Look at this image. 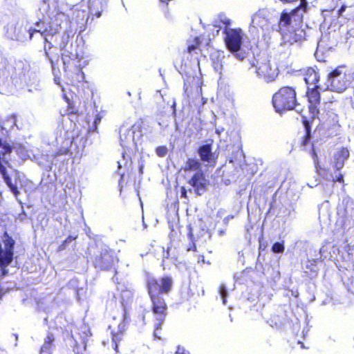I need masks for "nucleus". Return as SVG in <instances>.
I'll return each mask as SVG.
<instances>
[{
    "label": "nucleus",
    "instance_id": "f257e3e1",
    "mask_svg": "<svg viewBox=\"0 0 354 354\" xmlns=\"http://www.w3.org/2000/svg\"><path fill=\"white\" fill-rule=\"evenodd\" d=\"M56 0H42V3L39 8L43 19L34 24V27H28L30 41L32 39L34 35L38 32L44 39L48 46H44L45 54L51 63L53 58L49 55V50L53 48V44L50 40L55 35L59 33L62 28H66L63 35L58 39H55V46L62 51V59L64 65H66L70 60H77L80 62L82 57V50L79 49L77 45L71 44L68 45L70 21L68 15L64 12H59L55 10Z\"/></svg>",
    "mask_w": 354,
    "mask_h": 354
},
{
    "label": "nucleus",
    "instance_id": "f03ea898",
    "mask_svg": "<svg viewBox=\"0 0 354 354\" xmlns=\"http://www.w3.org/2000/svg\"><path fill=\"white\" fill-rule=\"evenodd\" d=\"M306 9L296 8L291 13H283L277 24V31L281 35L283 44L300 42L308 35L305 28L299 26Z\"/></svg>",
    "mask_w": 354,
    "mask_h": 354
},
{
    "label": "nucleus",
    "instance_id": "7ed1b4c3",
    "mask_svg": "<svg viewBox=\"0 0 354 354\" xmlns=\"http://www.w3.org/2000/svg\"><path fill=\"white\" fill-rule=\"evenodd\" d=\"M147 288L152 303V311L156 321L153 335L156 338L160 339L158 330L161 329V325L166 317L167 306L165 299L159 293L160 285L154 277H148Z\"/></svg>",
    "mask_w": 354,
    "mask_h": 354
},
{
    "label": "nucleus",
    "instance_id": "20e7f679",
    "mask_svg": "<svg viewBox=\"0 0 354 354\" xmlns=\"http://www.w3.org/2000/svg\"><path fill=\"white\" fill-rule=\"evenodd\" d=\"M221 22L225 26L223 30L224 41L227 50L233 53V55H228L226 58L229 63H233L234 59L243 60L245 58V54L239 52L243 44V31L241 28H230L231 21L226 17H222Z\"/></svg>",
    "mask_w": 354,
    "mask_h": 354
},
{
    "label": "nucleus",
    "instance_id": "39448f33",
    "mask_svg": "<svg viewBox=\"0 0 354 354\" xmlns=\"http://www.w3.org/2000/svg\"><path fill=\"white\" fill-rule=\"evenodd\" d=\"M277 24H274L270 13L266 10H259L252 16L248 31L253 37L259 38L261 35L266 42L268 43L271 32L277 31Z\"/></svg>",
    "mask_w": 354,
    "mask_h": 354
},
{
    "label": "nucleus",
    "instance_id": "423d86ee",
    "mask_svg": "<svg viewBox=\"0 0 354 354\" xmlns=\"http://www.w3.org/2000/svg\"><path fill=\"white\" fill-rule=\"evenodd\" d=\"M353 80L354 72L349 71L346 66L341 65L328 75L325 88L337 93H342Z\"/></svg>",
    "mask_w": 354,
    "mask_h": 354
},
{
    "label": "nucleus",
    "instance_id": "0eeeda50",
    "mask_svg": "<svg viewBox=\"0 0 354 354\" xmlns=\"http://www.w3.org/2000/svg\"><path fill=\"white\" fill-rule=\"evenodd\" d=\"M7 24L4 26L6 38L18 43L24 44L30 41L28 26L24 24V19H19L15 15L6 17Z\"/></svg>",
    "mask_w": 354,
    "mask_h": 354
},
{
    "label": "nucleus",
    "instance_id": "6e6552de",
    "mask_svg": "<svg viewBox=\"0 0 354 354\" xmlns=\"http://www.w3.org/2000/svg\"><path fill=\"white\" fill-rule=\"evenodd\" d=\"M272 104L277 112L292 110L297 107L296 91L290 86L281 88L272 97Z\"/></svg>",
    "mask_w": 354,
    "mask_h": 354
},
{
    "label": "nucleus",
    "instance_id": "1a4fd4ad",
    "mask_svg": "<svg viewBox=\"0 0 354 354\" xmlns=\"http://www.w3.org/2000/svg\"><path fill=\"white\" fill-rule=\"evenodd\" d=\"M3 244L4 247L0 243V271L3 277L8 274L6 268L13 260L15 241L7 236L3 240Z\"/></svg>",
    "mask_w": 354,
    "mask_h": 354
},
{
    "label": "nucleus",
    "instance_id": "9d476101",
    "mask_svg": "<svg viewBox=\"0 0 354 354\" xmlns=\"http://www.w3.org/2000/svg\"><path fill=\"white\" fill-rule=\"evenodd\" d=\"M121 304L125 308L133 298V292L129 289L122 290L121 292ZM124 313L123 315V320L118 326V330L116 332L112 330L111 333L113 335L112 339L115 344V350L117 351L118 342L121 339L122 333L125 330V321H126V310L124 309Z\"/></svg>",
    "mask_w": 354,
    "mask_h": 354
},
{
    "label": "nucleus",
    "instance_id": "9b49d317",
    "mask_svg": "<svg viewBox=\"0 0 354 354\" xmlns=\"http://www.w3.org/2000/svg\"><path fill=\"white\" fill-rule=\"evenodd\" d=\"M115 260L113 252L104 246L101 249L100 254L96 255L93 263L95 267L106 270L114 263Z\"/></svg>",
    "mask_w": 354,
    "mask_h": 354
},
{
    "label": "nucleus",
    "instance_id": "f8f14e48",
    "mask_svg": "<svg viewBox=\"0 0 354 354\" xmlns=\"http://www.w3.org/2000/svg\"><path fill=\"white\" fill-rule=\"evenodd\" d=\"M256 73L266 82L274 81L279 74L277 68L272 67L269 62H262L256 68Z\"/></svg>",
    "mask_w": 354,
    "mask_h": 354
},
{
    "label": "nucleus",
    "instance_id": "ddd939ff",
    "mask_svg": "<svg viewBox=\"0 0 354 354\" xmlns=\"http://www.w3.org/2000/svg\"><path fill=\"white\" fill-rule=\"evenodd\" d=\"M189 183L195 189L196 193L201 196L206 190L207 180L202 171L196 172L189 180Z\"/></svg>",
    "mask_w": 354,
    "mask_h": 354
},
{
    "label": "nucleus",
    "instance_id": "4468645a",
    "mask_svg": "<svg viewBox=\"0 0 354 354\" xmlns=\"http://www.w3.org/2000/svg\"><path fill=\"white\" fill-rule=\"evenodd\" d=\"M120 145L123 147H129L131 144L135 142V127L127 128L122 126L120 130Z\"/></svg>",
    "mask_w": 354,
    "mask_h": 354
},
{
    "label": "nucleus",
    "instance_id": "2eb2a0df",
    "mask_svg": "<svg viewBox=\"0 0 354 354\" xmlns=\"http://www.w3.org/2000/svg\"><path fill=\"white\" fill-rule=\"evenodd\" d=\"M320 88L319 86V87L313 86L312 88H310L309 86H308L307 95L308 97V102L310 103L309 109L310 110L311 113L313 115L318 113L317 106V104H319L320 94H319V91H317V88Z\"/></svg>",
    "mask_w": 354,
    "mask_h": 354
},
{
    "label": "nucleus",
    "instance_id": "dca6fc26",
    "mask_svg": "<svg viewBox=\"0 0 354 354\" xmlns=\"http://www.w3.org/2000/svg\"><path fill=\"white\" fill-rule=\"evenodd\" d=\"M6 135V131L0 125V148L2 149L1 153L5 156L6 154L10 153L12 150H15L18 153L23 156L22 151L24 148L19 146H11L9 143L3 140Z\"/></svg>",
    "mask_w": 354,
    "mask_h": 354
},
{
    "label": "nucleus",
    "instance_id": "f3484780",
    "mask_svg": "<svg viewBox=\"0 0 354 354\" xmlns=\"http://www.w3.org/2000/svg\"><path fill=\"white\" fill-rule=\"evenodd\" d=\"M304 80L306 84L310 87L313 86L315 87H319L317 84L319 80V75L316 70L313 68H308L304 71Z\"/></svg>",
    "mask_w": 354,
    "mask_h": 354
},
{
    "label": "nucleus",
    "instance_id": "a211bd4d",
    "mask_svg": "<svg viewBox=\"0 0 354 354\" xmlns=\"http://www.w3.org/2000/svg\"><path fill=\"white\" fill-rule=\"evenodd\" d=\"M349 156V151L346 148H342L335 153L334 155V167L339 170L342 169L344 166V161L348 158Z\"/></svg>",
    "mask_w": 354,
    "mask_h": 354
},
{
    "label": "nucleus",
    "instance_id": "6ab92c4d",
    "mask_svg": "<svg viewBox=\"0 0 354 354\" xmlns=\"http://www.w3.org/2000/svg\"><path fill=\"white\" fill-rule=\"evenodd\" d=\"M54 339L53 335L51 333H48L40 348L39 354H52Z\"/></svg>",
    "mask_w": 354,
    "mask_h": 354
},
{
    "label": "nucleus",
    "instance_id": "aec40b11",
    "mask_svg": "<svg viewBox=\"0 0 354 354\" xmlns=\"http://www.w3.org/2000/svg\"><path fill=\"white\" fill-rule=\"evenodd\" d=\"M198 153L203 161L209 162L212 158V147L210 145H204L199 147Z\"/></svg>",
    "mask_w": 354,
    "mask_h": 354
},
{
    "label": "nucleus",
    "instance_id": "412c9836",
    "mask_svg": "<svg viewBox=\"0 0 354 354\" xmlns=\"http://www.w3.org/2000/svg\"><path fill=\"white\" fill-rule=\"evenodd\" d=\"M12 66L9 64L7 58L0 57V76L8 77L10 75Z\"/></svg>",
    "mask_w": 354,
    "mask_h": 354
},
{
    "label": "nucleus",
    "instance_id": "4be33fe9",
    "mask_svg": "<svg viewBox=\"0 0 354 354\" xmlns=\"http://www.w3.org/2000/svg\"><path fill=\"white\" fill-rule=\"evenodd\" d=\"M184 170L194 171L196 172L201 171V163L198 160L196 159H189L184 167Z\"/></svg>",
    "mask_w": 354,
    "mask_h": 354
},
{
    "label": "nucleus",
    "instance_id": "5701e85b",
    "mask_svg": "<svg viewBox=\"0 0 354 354\" xmlns=\"http://www.w3.org/2000/svg\"><path fill=\"white\" fill-rule=\"evenodd\" d=\"M158 283L160 285L159 293H167L171 288L173 281L171 277H165L161 279L160 283Z\"/></svg>",
    "mask_w": 354,
    "mask_h": 354
},
{
    "label": "nucleus",
    "instance_id": "b1692460",
    "mask_svg": "<svg viewBox=\"0 0 354 354\" xmlns=\"http://www.w3.org/2000/svg\"><path fill=\"white\" fill-rule=\"evenodd\" d=\"M24 70L26 72L21 77V80L27 84L34 83L37 78L35 73L30 70L29 66H26Z\"/></svg>",
    "mask_w": 354,
    "mask_h": 354
},
{
    "label": "nucleus",
    "instance_id": "393cba45",
    "mask_svg": "<svg viewBox=\"0 0 354 354\" xmlns=\"http://www.w3.org/2000/svg\"><path fill=\"white\" fill-rule=\"evenodd\" d=\"M301 146L304 149H307L308 147H313V145H310V132L308 128L306 126V135L303 138L301 142Z\"/></svg>",
    "mask_w": 354,
    "mask_h": 354
},
{
    "label": "nucleus",
    "instance_id": "a878e982",
    "mask_svg": "<svg viewBox=\"0 0 354 354\" xmlns=\"http://www.w3.org/2000/svg\"><path fill=\"white\" fill-rule=\"evenodd\" d=\"M192 83L195 85V93L196 96H200L201 95L202 88H201V80L198 77H194L192 78Z\"/></svg>",
    "mask_w": 354,
    "mask_h": 354
},
{
    "label": "nucleus",
    "instance_id": "bb28decb",
    "mask_svg": "<svg viewBox=\"0 0 354 354\" xmlns=\"http://www.w3.org/2000/svg\"><path fill=\"white\" fill-rule=\"evenodd\" d=\"M284 245L282 243L276 242L272 247V250L274 253H281L284 251Z\"/></svg>",
    "mask_w": 354,
    "mask_h": 354
},
{
    "label": "nucleus",
    "instance_id": "cd10ccee",
    "mask_svg": "<svg viewBox=\"0 0 354 354\" xmlns=\"http://www.w3.org/2000/svg\"><path fill=\"white\" fill-rule=\"evenodd\" d=\"M219 294L222 298L223 304L224 305H225L226 302H227L226 297L227 296V291L226 287L224 284L221 285L220 289H219Z\"/></svg>",
    "mask_w": 354,
    "mask_h": 354
},
{
    "label": "nucleus",
    "instance_id": "c85d7f7f",
    "mask_svg": "<svg viewBox=\"0 0 354 354\" xmlns=\"http://www.w3.org/2000/svg\"><path fill=\"white\" fill-rule=\"evenodd\" d=\"M156 154L160 157H165L167 153V148L165 146H160L156 149Z\"/></svg>",
    "mask_w": 354,
    "mask_h": 354
},
{
    "label": "nucleus",
    "instance_id": "c756f323",
    "mask_svg": "<svg viewBox=\"0 0 354 354\" xmlns=\"http://www.w3.org/2000/svg\"><path fill=\"white\" fill-rule=\"evenodd\" d=\"M199 44H200L199 39L198 37H196L194 39V44L188 45V47H187L188 52L191 53L193 51H194L198 46Z\"/></svg>",
    "mask_w": 354,
    "mask_h": 354
},
{
    "label": "nucleus",
    "instance_id": "7c9ffc66",
    "mask_svg": "<svg viewBox=\"0 0 354 354\" xmlns=\"http://www.w3.org/2000/svg\"><path fill=\"white\" fill-rule=\"evenodd\" d=\"M312 153H313V160H314V162H315V169L317 170V171L319 174H322L321 173V170H322V167L321 166L319 165V162L317 160V156L314 151V149H313L312 150Z\"/></svg>",
    "mask_w": 354,
    "mask_h": 354
},
{
    "label": "nucleus",
    "instance_id": "2f4dec72",
    "mask_svg": "<svg viewBox=\"0 0 354 354\" xmlns=\"http://www.w3.org/2000/svg\"><path fill=\"white\" fill-rule=\"evenodd\" d=\"M76 239V236H69L64 241V243L59 246L60 250H63L65 248V246L67 243H71L72 241L75 240Z\"/></svg>",
    "mask_w": 354,
    "mask_h": 354
},
{
    "label": "nucleus",
    "instance_id": "473e14b6",
    "mask_svg": "<svg viewBox=\"0 0 354 354\" xmlns=\"http://www.w3.org/2000/svg\"><path fill=\"white\" fill-rule=\"evenodd\" d=\"M214 70L216 72L219 73L220 74L222 73V72H223V71L224 69L223 64L221 63L220 64L218 62L214 64Z\"/></svg>",
    "mask_w": 354,
    "mask_h": 354
},
{
    "label": "nucleus",
    "instance_id": "72a5a7b5",
    "mask_svg": "<svg viewBox=\"0 0 354 354\" xmlns=\"http://www.w3.org/2000/svg\"><path fill=\"white\" fill-rule=\"evenodd\" d=\"M176 353V354H190L188 351H186L183 347H181L180 346H178Z\"/></svg>",
    "mask_w": 354,
    "mask_h": 354
},
{
    "label": "nucleus",
    "instance_id": "f704fd0d",
    "mask_svg": "<svg viewBox=\"0 0 354 354\" xmlns=\"http://www.w3.org/2000/svg\"><path fill=\"white\" fill-rule=\"evenodd\" d=\"M345 9H346V6H342V7L340 8V9H339V10L336 12V16H337V17H339L340 15H342V14L345 11Z\"/></svg>",
    "mask_w": 354,
    "mask_h": 354
},
{
    "label": "nucleus",
    "instance_id": "c9c22d12",
    "mask_svg": "<svg viewBox=\"0 0 354 354\" xmlns=\"http://www.w3.org/2000/svg\"><path fill=\"white\" fill-rule=\"evenodd\" d=\"M88 8H89L90 12L91 14L96 15L97 17H100L101 12L100 11H97L95 13H94V10H93V9L91 7V3L89 4Z\"/></svg>",
    "mask_w": 354,
    "mask_h": 354
},
{
    "label": "nucleus",
    "instance_id": "e433bc0d",
    "mask_svg": "<svg viewBox=\"0 0 354 354\" xmlns=\"http://www.w3.org/2000/svg\"><path fill=\"white\" fill-rule=\"evenodd\" d=\"M77 75L80 77V79L78 80L79 82L83 81L84 78V73L81 69L78 70Z\"/></svg>",
    "mask_w": 354,
    "mask_h": 354
},
{
    "label": "nucleus",
    "instance_id": "4c0bfd02",
    "mask_svg": "<svg viewBox=\"0 0 354 354\" xmlns=\"http://www.w3.org/2000/svg\"><path fill=\"white\" fill-rule=\"evenodd\" d=\"M184 88H185V93L187 94V95L188 97H189L190 96V93H189V92L188 91V86H187V81L185 82V83H184Z\"/></svg>",
    "mask_w": 354,
    "mask_h": 354
},
{
    "label": "nucleus",
    "instance_id": "58836bf2",
    "mask_svg": "<svg viewBox=\"0 0 354 354\" xmlns=\"http://www.w3.org/2000/svg\"><path fill=\"white\" fill-rule=\"evenodd\" d=\"M85 15H86V12L84 10H82L81 12H78V16L77 17H82V19H84Z\"/></svg>",
    "mask_w": 354,
    "mask_h": 354
},
{
    "label": "nucleus",
    "instance_id": "ea45409f",
    "mask_svg": "<svg viewBox=\"0 0 354 354\" xmlns=\"http://www.w3.org/2000/svg\"><path fill=\"white\" fill-rule=\"evenodd\" d=\"M223 131H224L223 128H216V133L218 135H220L221 133V132H223Z\"/></svg>",
    "mask_w": 354,
    "mask_h": 354
},
{
    "label": "nucleus",
    "instance_id": "a19ab883",
    "mask_svg": "<svg viewBox=\"0 0 354 354\" xmlns=\"http://www.w3.org/2000/svg\"><path fill=\"white\" fill-rule=\"evenodd\" d=\"M336 180L338 182H342L343 181V176L342 174H339L338 176H337Z\"/></svg>",
    "mask_w": 354,
    "mask_h": 354
},
{
    "label": "nucleus",
    "instance_id": "79ce46f5",
    "mask_svg": "<svg viewBox=\"0 0 354 354\" xmlns=\"http://www.w3.org/2000/svg\"><path fill=\"white\" fill-rule=\"evenodd\" d=\"M233 217H234L233 216H228L225 217V218L223 219V221H224L225 223H227L230 219L233 218Z\"/></svg>",
    "mask_w": 354,
    "mask_h": 354
},
{
    "label": "nucleus",
    "instance_id": "37998d69",
    "mask_svg": "<svg viewBox=\"0 0 354 354\" xmlns=\"http://www.w3.org/2000/svg\"><path fill=\"white\" fill-rule=\"evenodd\" d=\"M352 30H348L346 33V39H348V36H351L352 35V33H351Z\"/></svg>",
    "mask_w": 354,
    "mask_h": 354
},
{
    "label": "nucleus",
    "instance_id": "c03bdc74",
    "mask_svg": "<svg viewBox=\"0 0 354 354\" xmlns=\"http://www.w3.org/2000/svg\"><path fill=\"white\" fill-rule=\"evenodd\" d=\"M182 196H186V192H185V190L184 188H183V190H182Z\"/></svg>",
    "mask_w": 354,
    "mask_h": 354
},
{
    "label": "nucleus",
    "instance_id": "a18cd8bd",
    "mask_svg": "<svg viewBox=\"0 0 354 354\" xmlns=\"http://www.w3.org/2000/svg\"><path fill=\"white\" fill-rule=\"evenodd\" d=\"M100 119H99V118H96V119L95 120L94 123L96 124L98 122H100Z\"/></svg>",
    "mask_w": 354,
    "mask_h": 354
},
{
    "label": "nucleus",
    "instance_id": "49530a36",
    "mask_svg": "<svg viewBox=\"0 0 354 354\" xmlns=\"http://www.w3.org/2000/svg\"><path fill=\"white\" fill-rule=\"evenodd\" d=\"M55 82L56 84H59V80L57 78H55Z\"/></svg>",
    "mask_w": 354,
    "mask_h": 354
},
{
    "label": "nucleus",
    "instance_id": "de8ad7c7",
    "mask_svg": "<svg viewBox=\"0 0 354 354\" xmlns=\"http://www.w3.org/2000/svg\"><path fill=\"white\" fill-rule=\"evenodd\" d=\"M118 168H120L122 167L121 162L120 161H118Z\"/></svg>",
    "mask_w": 354,
    "mask_h": 354
},
{
    "label": "nucleus",
    "instance_id": "09e8293b",
    "mask_svg": "<svg viewBox=\"0 0 354 354\" xmlns=\"http://www.w3.org/2000/svg\"><path fill=\"white\" fill-rule=\"evenodd\" d=\"M230 104H231V105H230V106L232 107V106H234V102H233V100H231V101H230Z\"/></svg>",
    "mask_w": 354,
    "mask_h": 354
},
{
    "label": "nucleus",
    "instance_id": "8fccbe9b",
    "mask_svg": "<svg viewBox=\"0 0 354 354\" xmlns=\"http://www.w3.org/2000/svg\"><path fill=\"white\" fill-rule=\"evenodd\" d=\"M214 26H215L216 28L219 27L220 28H221V27H220V26H218V25H217V24H215V25H214Z\"/></svg>",
    "mask_w": 354,
    "mask_h": 354
},
{
    "label": "nucleus",
    "instance_id": "3c124183",
    "mask_svg": "<svg viewBox=\"0 0 354 354\" xmlns=\"http://www.w3.org/2000/svg\"><path fill=\"white\" fill-rule=\"evenodd\" d=\"M322 252H323V249H322V248H321V249H320V253H322Z\"/></svg>",
    "mask_w": 354,
    "mask_h": 354
}]
</instances>
